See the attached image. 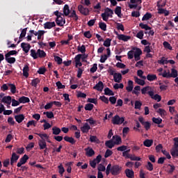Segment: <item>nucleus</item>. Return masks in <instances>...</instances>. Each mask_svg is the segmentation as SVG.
Here are the masks:
<instances>
[{"label": "nucleus", "instance_id": "1", "mask_svg": "<svg viewBox=\"0 0 178 178\" xmlns=\"http://www.w3.org/2000/svg\"><path fill=\"white\" fill-rule=\"evenodd\" d=\"M121 170L122 167L118 165H114L112 166V164L109 163L106 169V176H109L110 173H111L113 176H118V175L120 174Z\"/></svg>", "mask_w": 178, "mask_h": 178}, {"label": "nucleus", "instance_id": "2", "mask_svg": "<svg viewBox=\"0 0 178 178\" xmlns=\"http://www.w3.org/2000/svg\"><path fill=\"white\" fill-rule=\"evenodd\" d=\"M113 10L106 8L104 10V13H102L101 17H102L104 22H108L109 20V17H113Z\"/></svg>", "mask_w": 178, "mask_h": 178}, {"label": "nucleus", "instance_id": "3", "mask_svg": "<svg viewBox=\"0 0 178 178\" xmlns=\"http://www.w3.org/2000/svg\"><path fill=\"white\" fill-rule=\"evenodd\" d=\"M124 122V117H120L119 115H115L111 120V123H113V124H117L118 126H120V124H122Z\"/></svg>", "mask_w": 178, "mask_h": 178}, {"label": "nucleus", "instance_id": "4", "mask_svg": "<svg viewBox=\"0 0 178 178\" xmlns=\"http://www.w3.org/2000/svg\"><path fill=\"white\" fill-rule=\"evenodd\" d=\"M78 10L81 15H83V16L90 15V9L83 5L79 4L78 6Z\"/></svg>", "mask_w": 178, "mask_h": 178}, {"label": "nucleus", "instance_id": "5", "mask_svg": "<svg viewBox=\"0 0 178 178\" xmlns=\"http://www.w3.org/2000/svg\"><path fill=\"white\" fill-rule=\"evenodd\" d=\"M133 51H135L134 52V59L136 62H138V60H140L141 59V55L143 54V51H141V49L138 47H132Z\"/></svg>", "mask_w": 178, "mask_h": 178}, {"label": "nucleus", "instance_id": "6", "mask_svg": "<svg viewBox=\"0 0 178 178\" xmlns=\"http://www.w3.org/2000/svg\"><path fill=\"white\" fill-rule=\"evenodd\" d=\"M148 95L151 97L152 99H154V101H157V102H161L162 99V96L159 95V94L154 95V91L150 90L147 92Z\"/></svg>", "mask_w": 178, "mask_h": 178}, {"label": "nucleus", "instance_id": "7", "mask_svg": "<svg viewBox=\"0 0 178 178\" xmlns=\"http://www.w3.org/2000/svg\"><path fill=\"white\" fill-rule=\"evenodd\" d=\"M29 161V156L27 154H24L20 159L19 162L17 163V168H22V165H24Z\"/></svg>", "mask_w": 178, "mask_h": 178}, {"label": "nucleus", "instance_id": "8", "mask_svg": "<svg viewBox=\"0 0 178 178\" xmlns=\"http://www.w3.org/2000/svg\"><path fill=\"white\" fill-rule=\"evenodd\" d=\"M85 151H86V155L88 158H91V156H94V155H95V151H94V149L90 147L86 148Z\"/></svg>", "mask_w": 178, "mask_h": 178}, {"label": "nucleus", "instance_id": "9", "mask_svg": "<svg viewBox=\"0 0 178 178\" xmlns=\"http://www.w3.org/2000/svg\"><path fill=\"white\" fill-rule=\"evenodd\" d=\"M21 48H22V51L25 52V54H28L29 51H30V48H31V45L29 43L22 42L21 43Z\"/></svg>", "mask_w": 178, "mask_h": 178}, {"label": "nucleus", "instance_id": "10", "mask_svg": "<svg viewBox=\"0 0 178 178\" xmlns=\"http://www.w3.org/2000/svg\"><path fill=\"white\" fill-rule=\"evenodd\" d=\"M38 145L40 149H48L46 140H38Z\"/></svg>", "mask_w": 178, "mask_h": 178}, {"label": "nucleus", "instance_id": "11", "mask_svg": "<svg viewBox=\"0 0 178 178\" xmlns=\"http://www.w3.org/2000/svg\"><path fill=\"white\" fill-rule=\"evenodd\" d=\"M93 90H97V91L102 92L104 90V83L102 81H99L94 87Z\"/></svg>", "mask_w": 178, "mask_h": 178}, {"label": "nucleus", "instance_id": "12", "mask_svg": "<svg viewBox=\"0 0 178 178\" xmlns=\"http://www.w3.org/2000/svg\"><path fill=\"white\" fill-rule=\"evenodd\" d=\"M19 158H20L19 155L16 154L15 152H13L11 159H10L11 166H13V163H15V162H17V160L19 159Z\"/></svg>", "mask_w": 178, "mask_h": 178}, {"label": "nucleus", "instance_id": "13", "mask_svg": "<svg viewBox=\"0 0 178 178\" xmlns=\"http://www.w3.org/2000/svg\"><path fill=\"white\" fill-rule=\"evenodd\" d=\"M118 40H120V41H124V42H126L131 38V36L120 34V35H118Z\"/></svg>", "mask_w": 178, "mask_h": 178}, {"label": "nucleus", "instance_id": "14", "mask_svg": "<svg viewBox=\"0 0 178 178\" xmlns=\"http://www.w3.org/2000/svg\"><path fill=\"white\" fill-rule=\"evenodd\" d=\"M1 102H3L4 104H7V105H10V104H12V97L4 96L1 99Z\"/></svg>", "mask_w": 178, "mask_h": 178}, {"label": "nucleus", "instance_id": "15", "mask_svg": "<svg viewBox=\"0 0 178 178\" xmlns=\"http://www.w3.org/2000/svg\"><path fill=\"white\" fill-rule=\"evenodd\" d=\"M91 129V127H90L88 125V123L86 122L83 127H81V131L83 133H88V131H90V130Z\"/></svg>", "mask_w": 178, "mask_h": 178}, {"label": "nucleus", "instance_id": "16", "mask_svg": "<svg viewBox=\"0 0 178 178\" xmlns=\"http://www.w3.org/2000/svg\"><path fill=\"white\" fill-rule=\"evenodd\" d=\"M115 83H120L123 77L122 76V74L120 73H115L113 76Z\"/></svg>", "mask_w": 178, "mask_h": 178}, {"label": "nucleus", "instance_id": "17", "mask_svg": "<svg viewBox=\"0 0 178 178\" xmlns=\"http://www.w3.org/2000/svg\"><path fill=\"white\" fill-rule=\"evenodd\" d=\"M56 24H55V22H47L46 23L44 24V29H51L52 27H55Z\"/></svg>", "mask_w": 178, "mask_h": 178}, {"label": "nucleus", "instance_id": "18", "mask_svg": "<svg viewBox=\"0 0 178 178\" xmlns=\"http://www.w3.org/2000/svg\"><path fill=\"white\" fill-rule=\"evenodd\" d=\"M18 101L19 104H29V102H30V98L26 96H22L19 98Z\"/></svg>", "mask_w": 178, "mask_h": 178}, {"label": "nucleus", "instance_id": "19", "mask_svg": "<svg viewBox=\"0 0 178 178\" xmlns=\"http://www.w3.org/2000/svg\"><path fill=\"white\" fill-rule=\"evenodd\" d=\"M125 175L128 178H134V171L133 170H130L129 168L125 170Z\"/></svg>", "mask_w": 178, "mask_h": 178}, {"label": "nucleus", "instance_id": "20", "mask_svg": "<svg viewBox=\"0 0 178 178\" xmlns=\"http://www.w3.org/2000/svg\"><path fill=\"white\" fill-rule=\"evenodd\" d=\"M26 34H27V28L22 29L17 44H20V42H22V38H24V37H26Z\"/></svg>", "mask_w": 178, "mask_h": 178}, {"label": "nucleus", "instance_id": "21", "mask_svg": "<svg viewBox=\"0 0 178 178\" xmlns=\"http://www.w3.org/2000/svg\"><path fill=\"white\" fill-rule=\"evenodd\" d=\"M15 119L17 123H22V122L24 120L25 117H24V115L23 114H19V115H15Z\"/></svg>", "mask_w": 178, "mask_h": 178}, {"label": "nucleus", "instance_id": "22", "mask_svg": "<svg viewBox=\"0 0 178 178\" xmlns=\"http://www.w3.org/2000/svg\"><path fill=\"white\" fill-rule=\"evenodd\" d=\"M56 23L57 26L62 27V26L66 23V20L63 17H60V18L56 19Z\"/></svg>", "mask_w": 178, "mask_h": 178}, {"label": "nucleus", "instance_id": "23", "mask_svg": "<svg viewBox=\"0 0 178 178\" xmlns=\"http://www.w3.org/2000/svg\"><path fill=\"white\" fill-rule=\"evenodd\" d=\"M134 82L131 80L128 81V86H127L126 90L128 92H131L133 91V88H134V86L133 85Z\"/></svg>", "mask_w": 178, "mask_h": 178}, {"label": "nucleus", "instance_id": "24", "mask_svg": "<svg viewBox=\"0 0 178 178\" xmlns=\"http://www.w3.org/2000/svg\"><path fill=\"white\" fill-rule=\"evenodd\" d=\"M113 140H114V145H119L122 143V138L118 135L113 136Z\"/></svg>", "mask_w": 178, "mask_h": 178}, {"label": "nucleus", "instance_id": "25", "mask_svg": "<svg viewBox=\"0 0 178 178\" xmlns=\"http://www.w3.org/2000/svg\"><path fill=\"white\" fill-rule=\"evenodd\" d=\"M30 71V68L29 67V65H25L22 72H23V76L24 77H29V72Z\"/></svg>", "mask_w": 178, "mask_h": 178}, {"label": "nucleus", "instance_id": "26", "mask_svg": "<svg viewBox=\"0 0 178 178\" xmlns=\"http://www.w3.org/2000/svg\"><path fill=\"white\" fill-rule=\"evenodd\" d=\"M64 140L65 141H67V143H70L72 145H74V144H76V140H74V138H73V137L65 136Z\"/></svg>", "mask_w": 178, "mask_h": 178}, {"label": "nucleus", "instance_id": "27", "mask_svg": "<svg viewBox=\"0 0 178 178\" xmlns=\"http://www.w3.org/2000/svg\"><path fill=\"white\" fill-rule=\"evenodd\" d=\"M63 13H64V16H69V15H70V8H69V5L65 4L64 6Z\"/></svg>", "mask_w": 178, "mask_h": 178}, {"label": "nucleus", "instance_id": "28", "mask_svg": "<svg viewBox=\"0 0 178 178\" xmlns=\"http://www.w3.org/2000/svg\"><path fill=\"white\" fill-rule=\"evenodd\" d=\"M152 144H154V140L152 139H146L143 142V145L147 147H151Z\"/></svg>", "mask_w": 178, "mask_h": 178}, {"label": "nucleus", "instance_id": "29", "mask_svg": "<svg viewBox=\"0 0 178 178\" xmlns=\"http://www.w3.org/2000/svg\"><path fill=\"white\" fill-rule=\"evenodd\" d=\"M5 59L8 63L13 64L16 62V58L15 57H10L8 56H5Z\"/></svg>", "mask_w": 178, "mask_h": 178}, {"label": "nucleus", "instance_id": "30", "mask_svg": "<svg viewBox=\"0 0 178 178\" xmlns=\"http://www.w3.org/2000/svg\"><path fill=\"white\" fill-rule=\"evenodd\" d=\"M158 77L156 76V74H149L147 76V80H148V81H155V80H157Z\"/></svg>", "mask_w": 178, "mask_h": 178}, {"label": "nucleus", "instance_id": "31", "mask_svg": "<svg viewBox=\"0 0 178 178\" xmlns=\"http://www.w3.org/2000/svg\"><path fill=\"white\" fill-rule=\"evenodd\" d=\"M52 130V134L54 136H59V134H60V128L58 127H53V128L51 129Z\"/></svg>", "mask_w": 178, "mask_h": 178}, {"label": "nucleus", "instance_id": "32", "mask_svg": "<svg viewBox=\"0 0 178 178\" xmlns=\"http://www.w3.org/2000/svg\"><path fill=\"white\" fill-rule=\"evenodd\" d=\"M37 54H38V58H45V56H47V53H45V51H44V50H41V49H38L37 50Z\"/></svg>", "mask_w": 178, "mask_h": 178}, {"label": "nucleus", "instance_id": "33", "mask_svg": "<svg viewBox=\"0 0 178 178\" xmlns=\"http://www.w3.org/2000/svg\"><path fill=\"white\" fill-rule=\"evenodd\" d=\"M134 80L136 84H138L139 86H145V81L139 79L137 76H134Z\"/></svg>", "mask_w": 178, "mask_h": 178}, {"label": "nucleus", "instance_id": "34", "mask_svg": "<svg viewBox=\"0 0 178 178\" xmlns=\"http://www.w3.org/2000/svg\"><path fill=\"white\" fill-rule=\"evenodd\" d=\"M114 12L117 16L119 17H122V7L120 6H117L115 9L114 10Z\"/></svg>", "mask_w": 178, "mask_h": 178}, {"label": "nucleus", "instance_id": "35", "mask_svg": "<svg viewBox=\"0 0 178 178\" xmlns=\"http://www.w3.org/2000/svg\"><path fill=\"white\" fill-rule=\"evenodd\" d=\"M157 8H165L166 6V0H161L157 2Z\"/></svg>", "mask_w": 178, "mask_h": 178}, {"label": "nucleus", "instance_id": "36", "mask_svg": "<svg viewBox=\"0 0 178 178\" xmlns=\"http://www.w3.org/2000/svg\"><path fill=\"white\" fill-rule=\"evenodd\" d=\"M178 76V72L176 69L172 68L171 69V73L170 74V78L173 77V79H176Z\"/></svg>", "mask_w": 178, "mask_h": 178}, {"label": "nucleus", "instance_id": "37", "mask_svg": "<svg viewBox=\"0 0 178 178\" xmlns=\"http://www.w3.org/2000/svg\"><path fill=\"white\" fill-rule=\"evenodd\" d=\"M36 136H38L39 137H40L41 139L39 140H48V138H49V136H48V134H38V133H35Z\"/></svg>", "mask_w": 178, "mask_h": 178}, {"label": "nucleus", "instance_id": "38", "mask_svg": "<svg viewBox=\"0 0 178 178\" xmlns=\"http://www.w3.org/2000/svg\"><path fill=\"white\" fill-rule=\"evenodd\" d=\"M152 17V14L150 13H146L145 15H143L142 18L143 22H145V20H149Z\"/></svg>", "mask_w": 178, "mask_h": 178}, {"label": "nucleus", "instance_id": "39", "mask_svg": "<svg viewBox=\"0 0 178 178\" xmlns=\"http://www.w3.org/2000/svg\"><path fill=\"white\" fill-rule=\"evenodd\" d=\"M69 17H72L74 19L75 22H77L79 20V15L76 14V10H73L71 13V14L69 15Z\"/></svg>", "mask_w": 178, "mask_h": 178}, {"label": "nucleus", "instance_id": "40", "mask_svg": "<svg viewBox=\"0 0 178 178\" xmlns=\"http://www.w3.org/2000/svg\"><path fill=\"white\" fill-rule=\"evenodd\" d=\"M105 145L106 147H108V148H113V147H115V143L112 140H107Z\"/></svg>", "mask_w": 178, "mask_h": 178}, {"label": "nucleus", "instance_id": "41", "mask_svg": "<svg viewBox=\"0 0 178 178\" xmlns=\"http://www.w3.org/2000/svg\"><path fill=\"white\" fill-rule=\"evenodd\" d=\"M139 27H140V29H143V30H145L146 31L148 30H151V27L149 26L147 24H143V23H140L139 24Z\"/></svg>", "mask_w": 178, "mask_h": 178}, {"label": "nucleus", "instance_id": "42", "mask_svg": "<svg viewBox=\"0 0 178 178\" xmlns=\"http://www.w3.org/2000/svg\"><path fill=\"white\" fill-rule=\"evenodd\" d=\"M8 87H10L12 94H16V86L15 84L8 83Z\"/></svg>", "mask_w": 178, "mask_h": 178}, {"label": "nucleus", "instance_id": "43", "mask_svg": "<svg viewBox=\"0 0 178 178\" xmlns=\"http://www.w3.org/2000/svg\"><path fill=\"white\" fill-rule=\"evenodd\" d=\"M168 173H169L170 175H172V173H173V172H175V169H176V167H175V165L168 164Z\"/></svg>", "mask_w": 178, "mask_h": 178}, {"label": "nucleus", "instance_id": "44", "mask_svg": "<svg viewBox=\"0 0 178 178\" xmlns=\"http://www.w3.org/2000/svg\"><path fill=\"white\" fill-rule=\"evenodd\" d=\"M159 76H162L163 77H165V79H170V72H167L166 70H164L163 73H160Z\"/></svg>", "mask_w": 178, "mask_h": 178}, {"label": "nucleus", "instance_id": "45", "mask_svg": "<svg viewBox=\"0 0 178 178\" xmlns=\"http://www.w3.org/2000/svg\"><path fill=\"white\" fill-rule=\"evenodd\" d=\"M17 54H19V51L16 50H11L6 54L5 56H13V55H17Z\"/></svg>", "mask_w": 178, "mask_h": 178}, {"label": "nucleus", "instance_id": "46", "mask_svg": "<svg viewBox=\"0 0 178 178\" xmlns=\"http://www.w3.org/2000/svg\"><path fill=\"white\" fill-rule=\"evenodd\" d=\"M44 115H46L48 119H54V113L52 111L44 112Z\"/></svg>", "mask_w": 178, "mask_h": 178}, {"label": "nucleus", "instance_id": "47", "mask_svg": "<svg viewBox=\"0 0 178 178\" xmlns=\"http://www.w3.org/2000/svg\"><path fill=\"white\" fill-rule=\"evenodd\" d=\"M104 95H115V93H113V91H112L109 88H106L104 89Z\"/></svg>", "mask_w": 178, "mask_h": 178}, {"label": "nucleus", "instance_id": "48", "mask_svg": "<svg viewBox=\"0 0 178 178\" xmlns=\"http://www.w3.org/2000/svg\"><path fill=\"white\" fill-rule=\"evenodd\" d=\"M159 65H168V59L165 57H162L161 60H158Z\"/></svg>", "mask_w": 178, "mask_h": 178}, {"label": "nucleus", "instance_id": "49", "mask_svg": "<svg viewBox=\"0 0 178 178\" xmlns=\"http://www.w3.org/2000/svg\"><path fill=\"white\" fill-rule=\"evenodd\" d=\"M84 108L85 111H91L92 109L94 108V104L91 103L86 104Z\"/></svg>", "mask_w": 178, "mask_h": 178}, {"label": "nucleus", "instance_id": "50", "mask_svg": "<svg viewBox=\"0 0 178 178\" xmlns=\"http://www.w3.org/2000/svg\"><path fill=\"white\" fill-rule=\"evenodd\" d=\"M152 122H153V123H155L156 124H161V123H162V118H156L154 117L152 118Z\"/></svg>", "mask_w": 178, "mask_h": 178}, {"label": "nucleus", "instance_id": "51", "mask_svg": "<svg viewBox=\"0 0 178 178\" xmlns=\"http://www.w3.org/2000/svg\"><path fill=\"white\" fill-rule=\"evenodd\" d=\"M159 86H160L159 88L161 91H166L168 90V86L163 84L162 82L159 83Z\"/></svg>", "mask_w": 178, "mask_h": 178}, {"label": "nucleus", "instance_id": "52", "mask_svg": "<svg viewBox=\"0 0 178 178\" xmlns=\"http://www.w3.org/2000/svg\"><path fill=\"white\" fill-rule=\"evenodd\" d=\"M38 83H40V79L38 78L34 79L31 81V86L37 88V84H38Z\"/></svg>", "mask_w": 178, "mask_h": 178}, {"label": "nucleus", "instance_id": "53", "mask_svg": "<svg viewBox=\"0 0 178 178\" xmlns=\"http://www.w3.org/2000/svg\"><path fill=\"white\" fill-rule=\"evenodd\" d=\"M31 56H32V58H33V59L38 58V54H37V51L34 49L31 50Z\"/></svg>", "mask_w": 178, "mask_h": 178}, {"label": "nucleus", "instance_id": "54", "mask_svg": "<svg viewBox=\"0 0 178 178\" xmlns=\"http://www.w3.org/2000/svg\"><path fill=\"white\" fill-rule=\"evenodd\" d=\"M98 70V65L97 63L93 64L92 67L90 69V73H95Z\"/></svg>", "mask_w": 178, "mask_h": 178}, {"label": "nucleus", "instance_id": "55", "mask_svg": "<svg viewBox=\"0 0 178 178\" xmlns=\"http://www.w3.org/2000/svg\"><path fill=\"white\" fill-rule=\"evenodd\" d=\"M99 27L103 31H106V24H105V22H99Z\"/></svg>", "mask_w": 178, "mask_h": 178}, {"label": "nucleus", "instance_id": "56", "mask_svg": "<svg viewBox=\"0 0 178 178\" xmlns=\"http://www.w3.org/2000/svg\"><path fill=\"white\" fill-rule=\"evenodd\" d=\"M157 113H159L161 118H163L166 115V111L163 110V108H159L157 111Z\"/></svg>", "mask_w": 178, "mask_h": 178}, {"label": "nucleus", "instance_id": "57", "mask_svg": "<svg viewBox=\"0 0 178 178\" xmlns=\"http://www.w3.org/2000/svg\"><path fill=\"white\" fill-rule=\"evenodd\" d=\"M112 41V39L107 38L104 41L103 45L106 47H111V42Z\"/></svg>", "mask_w": 178, "mask_h": 178}, {"label": "nucleus", "instance_id": "58", "mask_svg": "<svg viewBox=\"0 0 178 178\" xmlns=\"http://www.w3.org/2000/svg\"><path fill=\"white\" fill-rule=\"evenodd\" d=\"M141 106H143V103L140 101L135 102V109H141Z\"/></svg>", "mask_w": 178, "mask_h": 178}, {"label": "nucleus", "instance_id": "59", "mask_svg": "<svg viewBox=\"0 0 178 178\" xmlns=\"http://www.w3.org/2000/svg\"><path fill=\"white\" fill-rule=\"evenodd\" d=\"M134 51L135 50L132 49V50L128 51V53H127L128 59H133V58H134Z\"/></svg>", "mask_w": 178, "mask_h": 178}, {"label": "nucleus", "instance_id": "60", "mask_svg": "<svg viewBox=\"0 0 178 178\" xmlns=\"http://www.w3.org/2000/svg\"><path fill=\"white\" fill-rule=\"evenodd\" d=\"M90 143H98V141H99V140L95 136H90Z\"/></svg>", "mask_w": 178, "mask_h": 178}, {"label": "nucleus", "instance_id": "61", "mask_svg": "<svg viewBox=\"0 0 178 178\" xmlns=\"http://www.w3.org/2000/svg\"><path fill=\"white\" fill-rule=\"evenodd\" d=\"M56 87H58V88L59 90L63 89V88H66V86H65V85H63V84H62V82H60V81H59L56 83Z\"/></svg>", "mask_w": 178, "mask_h": 178}, {"label": "nucleus", "instance_id": "62", "mask_svg": "<svg viewBox=\"0 0 178 178\" xmlns=\"http://www.w3.org/2000/svg\"><path fill=\"white\" fill-rule=\"evenodd\" d=\"M137 38H139V40H143L144 38V31H140L137 34H136Z\"/></svg>", "mask_w": 178, "mask_h": 178}, {"label": "nucleus", "instance_id": "63", "mask_svg": "<svg viewBox=\"0 0 178 178\" xmlns=\"http://www.w3.org/2000/svg\"><path fill=\"white\" fill-rule=\"evenodd\" d=\"M44 34H45V31H41L39 30L38 31V40H41V38L42 37V35H44Z\"/></svg>", "mask_w": 178, "mask_h": 178}, {"label": "nucleus", "instance_id": "64", "mask_svg": "<svg viewBox=\"0 0 178 178\" xmlns=\"http://www.w3.org/2000/svg\"><path fill=\"white\" fill-rule=\"evenodd\" d=\"M45 72H47V69L45 67H40L38 70L37 73H38V74H44Z\"/></svg>", "mask_w": 178, "mask_h": 178}]
</instances>
